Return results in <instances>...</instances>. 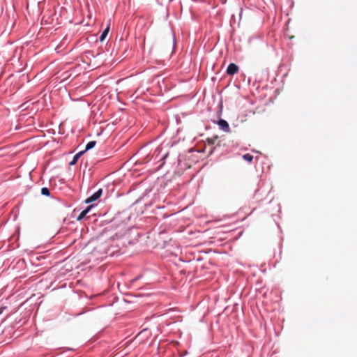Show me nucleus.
I'll list each match as a JSON object with an SVG mask.
<instances>
[{
  "label": "nucleus",
  "instance_id": "nucleus-1",
  "mask_svg": "<svg viewBox=\"0 0 357 357\" xmlns=\"http://www.w3.org/2000/svg\"><path fill=\"white\" fill-rule=\"evenodd\" d=\"M102 194V189H99L97 192H96L91 196L88 197L85 200V203L86 204H89V203H91L93 202L96 201L97 199H98L101 197Z\"/></svg>",
  "mask_w": 357,
  "mask_h": 357
},
{
  "label": "nucleus",
  "instance_id": "nucleus-2",
  "mask_svg": "<svg viewBox=\"0 0 357 357\" xmlns=\"http://www.w3.org/2000/svg\"><path fill=\"white\" fill-rule=\"evenodd\" d=\"M239 70V68L234 63H230L227 68V74L228 75H234Z\"/></svg>",
  "mask_w": 357,
  "mask_h": 357
},
{
  "label": "nucleus",
  "instance_id": "nucleus-3",
  "mask_svg": "<svg viewBox=\"0 0 357 357\" xmlns=\"http://www.w3.org/2000/svg\"><path fill=\"white\" fill-rule=\"evenodd\" d=\"M218 124L220 128L225 132H229L230 131V128L227 121L224 119H220L218 122Z\"/></svg>",
  "mask_w": 357,
  "mask_h": 357
},
{
  "label": "nucleus",
  "instance_id": "nucleus-4",
  "mask_svg": "<svg viewBox=\"0 0 357 357\" xmlns=\"http://www.w3.org/2000/svg\"><path fill=\"white\" fill-rule=\"evenodd\" d=\"M93 205H91V206H89L86 209H84V211H82L81 212V213L78 215L77 220H82L85 216L86 215L89 213V211L91 210V208L93 207Z\"/></svg>",
  "mask_w": 357,
  "mask_h": 357
},
{
  "label": "nucleus",
  "instance_id": "nucleus-5",
  "mask_svg": "<svg viewBox=\"0 0 357 357\" xmlns=\"http://www.w3.org/2000/svg\"><path fill=\"white\" fill-rule=\"evenodd\" d=\"M84 151H80V152H79L78 153H77V154L74 156V158H73V160L70 162V165H75V164L77 162V161L78 158H79V157H80V156H81V155L84 153Z\"/></svg>",
  "mask_w": 357,
  "mask_h": 357
},
{
  "label": "nucleus",
  "instance_id": "nucleus-6",
  "mask_svg": "<svg viewBox=\"0 0 357 357\" xmlns=\"http://www.w3.org/2000/svg\"><path fill=\"white\" fill-rule=\"evenodd\" d=\"M109 27L107 26L104 31L102 33L100 37V41L102 42L105 38H106L107 35L109 33Z\"/></svg>",
  "mask_w": 357,
  "mask_h": 357
},
{
  "label": "nucleus",
  "instance_id": "nucleus-7",
  "mask_svg": "<svg viewBox=\"0 0 357 357\" xmlns=\"http://www.w3.org/2000/svg\"><path fill=\"white\" fill-rule=\"evenodd\" d=\"M243 158L245 160H246L249 162H251L253 160V156L252 155H250V153H246L243 155Z\"/></svg>",
  "mask_w": 357,
  "mask_h": 357
},
{
  "label": "nucleus",
  "instance_id": "nucleus-8",
  "mask_svg": "<svg viewBox=\"0 0 357 357\" xmlns=\"http://www.w3.org/2000/svg\"><path fill=\"white\" fill-rule=\"evenodd\" d=\"M95 145H96L95 141L89 142L86 146L85 151H87V150H89V149L93 148L95 146Z\"/></svg>",
  "mask_w": 357,
  "mask_h": 357
},
{
  "label": "nucleus",
  "instance_id": "nucleus-9",
  "mask_svg": "<svg viewBox=\"0 0 357 357\" xmlns=\"http://www.w3.org/2000/svg\"><path fill=\"white\" fill-rule=\"evenodd\" d=\"M41 193L42 195H45V196H49L50 195V190L48 188H43L41 189Z\"/></svg>",
  "mask_w": 357,
  "mask_h": 357
},
{
  "label": "nucleus",
  "instance_id": "nucleus-10",
  "mask_svg": "<svg viewBox=\"0 0 357 357\" xmlns=\"http://www.w3.org/2000/svg\"><path fill=\"white\" fill-rule=\"evenodd\" d=\"M6 309V307H0V314L3 312L4 310Z\"/></svg>",
  "mask_w": 357,
  "mask_h": 357
},
{
  "label": "nucleus",
  "instance_id": "nucleus-11",
  "mask_svg": "<svg viewBox=\"0 0 357 357\" xmlns=\"http://www.w3.org/2000/svg\"><path fill=\"white\" fill-rule=\"evenodd\" d=\"M168 155V153H165V155L163 156L162 159H165Z\"/></svg>",
  "mask_w": 357,
  "mask_h": 357
}]
</instances>
